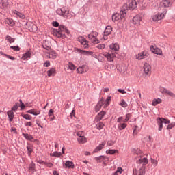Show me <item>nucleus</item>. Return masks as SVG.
Returning <instances> with one entry per match:
<instances>
[{
	"instance_id": "f257e3e1",
	"label": "nucleus",
	"mask_w": 175,
	"mask_h": 175,
	"mask_svg": "<svg viewBox=\"0 0 175 175\" xmlns=\"http://www.w3.org/2000/svg\"><path fill=\"white\" fill-rule=\"evenodd\" d=\"M56 13L59 16H62V17H65L66 18H71V17H73V15L69 13V9L67 7H63L62 8L57 9Z\"/></svg>"
},
{
	"instance_id": "f03ea898",
	"label": "nucleus",
	"mask_w": 175,
	"mask_h": 175,
	"mask_svg": "<svg viewBox=\"0 0 175 175\" xmlns=\"http://www.w3.org/2000/svg\"><path fill=\"white\" fill-rule=\"evenodd\" d=\"M166 13H167V10H165L163 12L154 14V15H152L150 21L151 23H158V21H161V20L165 18Z\"/></svg>"
},
{
	"instance_id": "7ed1b4c3",
	"label": "nucleus",
	"mask_w": 175,
	"mask_h": 175,
	"mask_svg": "<svg viewBox=\"0 0 175 175\" xmlns=\"http://www.w3.org/2000/svg\"><path fill=\"white\" fill-rule=\"evenodd\" d=\"M126 17V12H124L122 9L120 13H116L112 15V21L116 23L117 21H121V20H125Z\"/></svg>"
},
{
	"instance_id": "20e7f679",
	"label": "nucleus",
	"mask_w": 175,
	"mask_h": 175,
	"mask_svg": "<svg viewBox=\"0 0 175 175\" xmlns=\"http://www.w3.org/2000/svg\"><path fill=\"white\" fill-rule=\"evenodd\" d=\"M137 7V3L136 1H131L127 3L124 4L122 6V10L126 12V14L128 12V10H133V9H136Z\"/></svg>"
},
{
	"instance_id": "39448f33",
	"label": "nucleus",
	"mask_w": 175,
	"mask_h": 175,
	"mask_svg": "<svg viewBox=\"0 0 175 175\" xmlns=\"http://www.w3.org/2000/svg\"><path fill=\"white\" fill-rule=\"evenodd\" d=\"M68 31L66 29V27L64 25H61L59 27V29L56 31L57 38H64L65 36V33H68Z\"/></svg>"
},
{
	"instance_id": "423d86ee",
	"label": "nucleus",
	"mask_w": 175,
	"mask_h": 175,
	"mask_svg": "<svg viewBox=\"0 0 175 175\" xmlns=\"http://www.w3.org/2000/svg\"><path fill=\"white\" fill-rule=\"evenodd\" d=\"M103 57L107 58L109 62H113L114 61V58L116 57V53L109 51V52H105L103 53Z\"/></svg>"
},
{
	"instance_id": "0eeeda50",
	"label": "nucleus",
	"mask_w": 175,
	"mask_h": 175,
	"mask_svg": "<svg viewBox=\"0 0 175 175\" xmlns=\"http://www.w3.org/2000/svg\"><path fill=\"white\" fill-rule=\"evenodd\" d=\"M159 91L163 95H166L167 96H170L171 98H175V94L167 88L161 87L159 88Z\"/></svg>"
},
{
	"instance_id": "6e6552de",
	"label": "nucleus",
	"mask_w": 175,
	"mask_h": 175,
	"mask_svg": "<svg viewBox=\"0 0 175 175\" xmlns=\"http://www.w3.org/2000/svg\"><path fill=\"white\" fill-rule=\"evenodd\" d=\"M96 36H98V33L95 31H92L88 35L90 40H91V42L94 44H98V43H99V40H98Z\"/></svg>"
},
{
	"instance_id": "1a4fd4ad",
	"label": "nucleus",
	"mask_w": 175,
	"mask_h": 175,
	"mask_svg": "<svg viewBox=\"0 0 175 175\" xmlns=\"http://www.w3.org/2000/svg\"><path fill=\"white\" fill-rule=\"evenodd\" d=\"M148 57V52L144 51L135 55V59H138V61H142V59H144V58H147Z\"/></svg>"
},
{
	"instance_id": "9d476101",
	"label": "nucleus",
	"mask_w": 175,
	"mask_h": 175,
	"mask_svg": "<svg viewBox=\"0 0 175 175\" xmlns=\"http://www.w3.org/2000/svg\"><path fill=\"white\" fill-rule=\"evenodd\" d=\"M111 32H113V28L111 27V26H107L104 31V36L103 37V40H107V36L110 35Z\"/></svg>"
},
{
	"instance_id": "9b49d317",
	"label": "nucleus",
	"mask_w": 175,
	"mask_h": 175,
	"mask_svg": "<svg viewBox=\"0 0 175 175\" xmlns=\"http://www.w3.org/2000/svg\"><path fill=\"white\" fill-rule=\"evenodd\" d=\"M150 51L152 53H154V54H157V55H163L162 49L154 45L150 46Z\"/></svg>"
},
{
	"instance_id": "f8f14e48",
	"label": "nucleus",
	"mask_w": 175,
	"mask_h": 175,
	"mask_svg": "<svg viewBox=\"0 0 175 175\" xmlns=\"http://www.w3.org/2000/svg\"><path fill=\"white\" fill-rule=\"evenodd\" d=\"M144 72L146 76H150L151 75V66L148 63H145L144 64Z\"/></svg>"
},
{
	"instance_id": "ddd939ff",
	"label": "nucleus",
	"mask_w": 175,
	"mask_h": 175,
	"mask_svg": "<svg viewBox=\"0 0 175 175\" xmlns=\"http://www.w3.org/2000/svg\"><path fill=\"white\" fill-rule=\"evenodd\" d=\"M173 3V1L172 0H163L160 5L161 8H170Z\"/></svg>"
},
{
	"instance_id": "4468645a",
	"label": "nucleus",
	"mask_w": 175,
	"mask_h": 175,
	"mask_svg": "<svg viewBox=\"0 0 175 175\" xmlns=\"http://www.w3.org/2000/svg\"><path fill=\"white\" fill-rule=\"evenodd\" d=\"M78 40L81 42L82 45H83V49H88V41H87V40H85L84 37H79Z\"/></svg>"
},
{
	"instance_id": "2eb2a0df",
	"label": "nucleus",
	"mask_w": 175,
	"mask_h": 175,
	"mask_svg": "<svg viewBox=\"0 0 175 175\" xmlns=\"http://www.w3.org/2000/svg\"><path fill=\"white\" fill-rule=\"evenodd\" d=\"M77 72L80 75H83V73L88 72V68H87L85 66H80L77 68Z\"/></svg>"
},
{
	"instance_id": "dca6fc26",
	"label": "nucleus",
	"mask_w": 175,
	"mask_h": 175,
	"mask_svg": "<svg viewBox=\"0 0 175 175\" xmlns=\"http://www.w3.org/2000/svg\"><path fill=\"white\" fill-rule=\"evenodd\" d=\"M133 22L135 25H139L140 23L142 22V16H140V15H136L133 17Z\"/></svg>"
},
{
	"instance_id": "f3484780",
	"label": "nucleus",
	"mask_w": 175,
	"mask_h": 175,
	"mask_svg": "<svg viewBox=\"0 0 175 175\" xmlns=\"http://www.w3.org/2000/svg\"><path fill=\"white\" fill-rule=\"evenodd\" d=\"M76 51L79 54H83V55H92V54H94V52L92 51H84L79 49H77Z\"/></svg>"
},
{
	"instance_id": "a211bd4d",
	"label": "nucleus",
	"mask_w": 175,
	"mask_h": 175,
	"mask_svg": "<svg viewBox=\"0 0 175 175\" xmlns=\"http://www.w3.org/2000/svg\"><path fill=\"white\" fill-rule=\"evenodd\" d=\"M48 55L47 57L48 58H51V59H55V58H57V56L58 55V54H57V53H55V51L51 49L49 53H48Z\"/></svg>"
},
{
	"instance_id": "6ab92c4d",
	"label": "nucleus",
	"mask_w": 175,
	"mask_h": 175,
	"mask_svg": "<svg viewBox=\"0 0 175 175\" xmlns=\"http://www.w3.org/2000/svg\"><path fill=\"white\" fill-rule=\"evenodd\" d=\"M27 113H28L29 114H32L33 116H39V114H40L41 113V111L38 109H32L28 110Z\"/></svg>"
},
{
	"instance_id": "aec40b11",
	"label": "nucleus",
	"mask_w": 175,
	"mask_h": 175,
	"mask_svg": "<svg viewBox=\"0 0 175 175\" xmlns=\"http://www.w3.org/2000/svg\"><path fill=\"white\" fill-rule=\"evenodd\" d=\"M109 47L112 53H116V51H118L120 50V46L118 44H111Z\"/></svg>"
},
{
	"instance_id": "412c9836",
	"label": "nucleus",
	"mask_w": 175,
	"mask_h": 175,
	"mask_svg": "<svg viewBox=\"0 0 175 175\" xmlns=\"http://www.w3.org/2000/svg\"><path fill=\"white\" fill-rule=\"evenodd\" d=\"M102 106H103V100L101 99L99 100L98 104L95 107V111L98 113V111H100V110L102 109Z\"/></svg>"
},
{
	"instance_id": "4be33fe9",
	"label": "nucleus",
	"mask_w": 175,
	"mask_h": 175,
	"mask_svg": "<svg viewBox=\"0 0 175 175\" xmlns=\"http://www.w3.org/2000/svg\"><path fill=\"white\" fill-rule=\"evenodd\" d=\"M156 121L157 122V125L159 126L158 131H162V128H163V122H162L160 117L157 118Z\"/></svg>"
},
{
	"instance_id": "5701e85b",
	"label": "nucleus",
	"mask_w": 175,
	"mask_h": 175,
	"mask_svg": "<svg viewBox=\"0 0 175 175\" xmlns=\"http://www.w3.org/2000/svg\"><path fill=\"white\" fill-rule=\"evenodd\" d=\"M65 166L68 169H74L75 168V164L72 161H66L65 163Z\"/></svg>"
},
{
	"instance_id": "b1692460",
	"label": "nucleus",
	"mask_w": 175,
	"mask_h": 175,
	"mask_svg": "<svg viewBox=\"0 0 175 175\" xmlns=\"http://www.w3.org/2000/svg\"><path fill=\"white\" fill-rule=\"evenodd\" d=\"M106 144V142H103L102 144H100L99 146H98L93 151V152H98V151H100V150H102V148H103V147H105Z\"/></svg>"
},
{
	"instance_id": "393cba45",
	"label": "nucleus",
	"mask_w": 175,
	"mask_h": 175,
	"mask_svg": "<svg viewBox=\"0 0 175 175\" xmlns=\"http://www.w3.org/2000/svg\"><path fill=\"white\" fill-rule=\"evenodd\" d=\"M137 163H142L143 165L145 166V165L148 163V159H147V158L139 159V160H137Z\"/></svg>"
},
{
	"instance_id": "a878e982",
	"label": "nucleus",
	"mask_w": 175,
	"mask_h": 175,
	"mask_svg": "<svg viewBox=\"0 0 175 175\" xmlns=\"http://www.w3.org/2000/svg\"><path fill=\"white\" fill-rule=\"evenodd\" d=\"M105 115H106V112L104 111H102L98 114V116L96 118V120H97V121H100V120H102V118H103V117H105Z\"/></svg>"
},
{
	"instance_id": "bb28decb",
	"label": "nucleus",
	"mask_w": 175,
	"mask_h": 175,
	"mask_svg": "<svg viewBox=\"0 0 175 175\" xmlns=\"http://www.w3.org/2000/svg\"><path fill=\"white\" fill-rule=\"evenodd\" d=\"M7 114L8 116L9 121H13V118H14V113L13 112V111H8L7 112Z\"/></svg>"
},
{
	"instance_id": "cd10ccee",
	"label": "nucleus",
	"mask_w": 175,
	"mask_h": 175,
	"mask_svg": "<svg viewBox=\"0 0 175 175\" xmlns=\"http://www.w3.org/2000/svg\"><path fill=\"white\" fill-rule=\"evenodd\" d=\"M13 13H14V14H15L16 16L19 17V18H22V19L25 18V15L23 14L22 13H21L20 12H18L17 10H14Z\"/></svg>"
},
{
	"instance_id": "c85d7f7f",
	"label": "nucleus",
	"mask_w": 175,
	"mask_h": 175,
	"mask_svg": "<svg viewBox=\"0 0 175 175\" xmlns=\"http://www.w3.org/2000/svg\"><path fill=\"white\" fill-rule=\"evenodd\" d=\"M77 141L80 144H84V143H87L88 139L85 137H81L77 138Z\"/></svg>"
},
{
	"instance_id": "c756f323",
	"label": "nucleus",
	"mask_w": 175,
	"mask_h": 175,
	"mask_svg": "<svg viewBox=\"0 0 175 175\" xmlns=\"http://www.w3.org/2000/svg\"><path fill=\"white\" fill-rule=\"evenodd\" d=\"M48 115L49 116L50 121H54L55 117H54V111L51 109L48 113Z\"/></svg>"
},
{
	"instance_id": "7c9ffc66",
	"label": "nucleus",
	"mask_w": 175,
	"mask_h": 175,
	"mask_svg": "<svg viewBox=\"0 0 175 175\" xmlns=\"http://www.w3.org/2000/svg\"><path fill=\"white\" fill-rule=\"evenodd\" d=\"M144 143H152V137L146 136L143 139Z\"/></svg>"
},
{
	"instance_id": "2f4dec72",
	"label": "nucleus",
	"mask_w": 175,
	"mask_h": 175,
	"mask_svg": "<svg viewBox=\"0 0 175 175\" xmlns=\"http://www.w3.org/2000/svg\"><path fill=\"white\" fill-rule=\"evenodd\" d=\"M25 139L27 140H30V142H33V137L28 133H23V134Z\"/></svg>"
},
{
	"instance_id": "473e14b6",
	"label": "nucleus",
	"mask_w": 175,
	"mask_h": 175,
	"mask_svg": "<svg viewBox=\"0 0 175 175\" xmlns=\"http://www.w3.org/2000/svg\"><path fill=\"white\" fill-rule=\"evenodd\" d=\"M132 153L134 155H142V150L139 148H133L132 150Z\"/></svg>"
},
{
	"instance_id": "72a5a7b5",
	"label": "nucleus",
	"mask_w": 175,
	"mask_h": 175,
	"mask_svg": "<svg viewBox=\"0 0 175 175\" xmlns=\"http://www.w3.org/2000/svg\"><path fill=\"white\" fill-rule=\"evenodd\" d=\"M28 58H31V52L30 51H27L26 52L25 54H23V55L22 56V59H23V61H25V59H28Z\"/></svg>"
},
{
	"instance_id": "f704fd0d",
	"label": "nucleus",
	"mask_w": 175,
	"mask_h": 175,
	"mask_svg": "<svg viewBox=\"0 0 175 175\" xmlns=\"http://www.w3.org/2000/svg\"><path fill=\"white\" fill-rule=\"evenodd\" d=\"M5 24H8V25H10V27H13V25H14V21L10 18H6Z\"/></svg>"
},
{
	"instance_id": "c9c22d12",
	"label": "nucleus",
	"mask_w": 175,
	"mask_h": 175,
	"mask_svg": "<svg viewBox=\"0 0 175 175\" xmlns=\"http://www.w3.org/2000/svg\"><path fill=\"white\" fill-rule=\"evenodd\" d=\"M110 102H111V97L109 96L105 100V103H104V108L106 109L110 105Z\"/></svg>"
},
{
	"instance_id": "e433bc0d",
	"label": "nucleus",
	"mask_w": 175,
	"mask_h": 175,
	"mask_svg": "<svg viewBox=\"0 0 175 175\" xmlns=\"http://www.w3.org/2000/svg\"><path fill=\"white\" fill-rule=\"evenodd\" d=\"M106 154L114 155V154H118V150H106Z\"/></svg>"
},
{
	"instance_id": "4c0bfd02",
	"label": "nucleus",
	"mask_w": 175,
	"mask_h": 175,
	"mask_svg": "<svg viewBox=\"0 0 175 175\" xmlns=\"http://www.w3.org/2000/svg\"><path fill=\"white\" fill-rule=\"evenodd\" d=\"M159 103H162V100L161 98L154 99L152 101V106H157V105H159Z\"/></svg>"
},
{
	"instance_id": "58836bf2",
	"label": "nucleus",
	"mask_w": 175,
	"mask_h": 175,
	"mask_svg": "<svg viewBox=\"0 0 175 175\" xmlns=\"http://www.w3.org/2000/svg\"><path fill=\"white\" fill-rule=\"evenodd\" d=\"M126 128V124L125 123H120L118 125V129L119 131H122L123 129H125Z\"/></svg>"
},
{
	"instance_id": "ea45409f",
	"label": "nucleus",
	"mask_w": 175,
	"mask_h": 175,
	"mask_svg": "<svg viewBox=\"0 0 175 175\" xmlns=\"http://www.w3.org/2000/svg\"><path fill=\"white\" fill-rule=\"evenodd\" d=\"M54 73H55V68H51L50 70L47 71L49 77L53 76Z\"/></svg>"
},
{
	"instance_id": "a19ab883",
	"label": "nucleus",
	"mask_w": 175,
	"mask_h": 175,
	"mask_svg": "<svg viewBox=\"0 0 175 175\" xmlns=\"http://www.w3.org/2000/svg\"><path fill=\"white\" fill-rule=\"evenodd\" d=\"M29 171L30 172V173H33V172H35V163H31L30 164Z\"/></svg>"
},
{
	"instance_id": "79ce46f5",
	"label": "nucleus",
	"mask_w": 175,
	"mask_h": 175,
	"mask_svg": "<svg viewBox=\"0 0 175 175\" xmlns=\"http://www.w3.org/2000/svg\"><path fill=\"white\" fill-rule=\"evenodd\" d=\"M150 162H151L152 165H153L154 167H157V166H158V161L157 160L151 158Z\"/></svg>"
},
{
	"instance_id": "37998d69",
	"label": "nucleus",
	"mask_w": 175,
	"mask_h": 175,
	"mask_svg": "<svg viewBox=\"0 0 175 175\" xmlns=\"http://www.w3.org/2000/svg\"><path fill=\"white\" fill-rule=\"evenodd\" d=\"M103 126H105V124L103 122H100L98 124H96V128L98 129V131H100V129H103Z\"/></svg>"
},
{
	"instance_id": "c03bdc74",
	"label": "nucleus",
	"mask_w": 175,
	"mask_h": 175,
	"mask_svg": "<svg viewBox=\"0 0 175 175\" xmlns=\"http://www.w3.org/2000/svg\"><path fill=\"white\" fill-rule=\"evenodd\" d=\"M5 39L9 42V43H14V38H12L10 36H7Z\"/></svg>"
},
{
	"instance_id": "a18cd8bd",
	"label": "nucleus",
	"mask_w": 175,
	"mask_h": 175,
	"mask_svg": "<svg viewBox=\"0 0 175 175\" xmlns=\"http://www.w3.org/2000/svg\"><path fill=\"white\" fill-rule=\"evenodd\" d=\"M27 151H28V154L31 155V154H32V151H33L32 146L28 144V145H27Z\"/></svg>"
},
{
	"instance_id": "49530a36",
	"label": "nucleus",
	"mask_w": 175,
	"mask_h": 175,
	"mask_svg": "<svg viewBox=\"0 0 175 175\" xmlns=\"http://www.w3.org/2000/svg\"><path fill=\"white\" fill-rule=\"evenodd\" d=\"M22 117L25 118V120H32V116H31V115L29 114H23L22 115Z\"/></svg>"
},
{
	"instance_id": "de8ad7c7",
	"label": "nucleus",
	"mask_w": 175,
	"mask_h": 175,
	"mask_svg": "<svg viewBox=\"0 0 175 175\" xmlns=\"http://www.w3.org/2000/svg\"><path fill=\"white\" fill-rule=\"evenodd\" d=\"M120 105L122 106V107H128V103L125 102V100H122L120 103Z\"/></svg>"
},
{
	"instance_id": "09e8293b",
	"label": "nucleus",
	"mask_w": 175,
	"mask_h": 175,
	"mask_svg": "<svg viewBox=\"0 0 175 175\" xmlns=\"http://www.w3.org/2000/svg\"><path fill=\"white\" fill-rule=\"evenodd\" d=\"M131 113H127L125 116V119L123 120V122H128L129 120L131 119Z\"/></svg>"
},
{
	"instance_id": "8fccbe9b",
	"label": "nucleus",
	"mask_w": 175,
	"mask_h": 175,
	"mask_svg": "<svg viewBox=\"0 0 175 175\" xmlns=\"http://www.w3.org/2000/svg\"><path fill=\"white\" fill-rule=\"evenodd\" d=\"M68 68L70 69V70H75L76 69V67L75 66V64L72 62L68 63Z\"/></svg>"
},
{
	"instance_id": "3c124183",
	"label": "nucleus",
	"mask_w": 175,
	"mask_h": 175,
	"mask_svg": "<svg viewBox=\"0 0 175 175\" xmlns=\"http://www.w3.org/2000/svg\"><path fill=\"white\" fill-rule=\"evenodd\" d=\"M174 126H175V122L170 123V124L167 125V129L168 131H170V129H172V128H174Z\"/></svg>"
},
{
	"instance_id": "603ef678",
	"label": "nucleus",
	"mask_w": 175,
	"mask_h": 175,
	"mask_svg": "<svg viewBox=\"0 0 175 175\" xmlns=\"http://www.w3.org/2000/svg\"><path fill=\"white\" fill-rule=\"evenodd\" d=\"M51 157H56L57 158H59L61 157V152H55L52 154H51Z\"/></svg>"
},
{
	"instance_id": "864d4df0",
	"label": "nucleus",
	"mask_w": 175,
	"mask_h": 175,
	"mask_svg": "<svg viewBox=\"0 0 175 175\" xmlns=\"http://www.w3.org/2000/svg\"><path fill=\"white\" fill-rule=\"evenodd\" d=\"M161 120L163 122V124H170V120L166 118H161Z\"/></svg>"
},
{
	"instance_id": "5fc2aeb1",
	"label": "nucleus",
	"mask_w": 175,
	"mask_h": 175,
	"mask_svg": "<svg viewBox=\"0 0 175 175\" xmlns=\"http://www.w3.org/2000/svg\"><path fill=\"white\" fill-rule=\"evenodd\" d=\"M10 49L14 50V51H20L21 50L18 46H10Z\"/></svg>"
},
{
	"instance_id": "6e6d98bb",
	"label": "nucleus",
	"mask_w": 175,
	"mask_h": 175,
	"mask_svg": "<svg viewBox=\"0 0 175 175\" xmlns=\"http://www.w3.org/2000/svg\"><path fill=\"white\" fill-rule=\"evenodd\" d=\"M42 46H43V49H44L45 50H47V51H51V50L50 46L46 44V43H44Z\"/></svg>"
},
{
	"instance_id": "4d7b16f0",
	"label": "nucleus",
	"mask_w": 175,
	"mask_h": 175,
	"mask_svg": "<svg viewBox=\"0 0 175 175\" xmlns=\"http://www.w3.org/2000/svg\"><path fill=\"white\" fill-rule=\"evenodd\" d=\"M97 59L99 61V62H103V61H105V58H103V57L100 55H98Z\"/></svg>"
},
{
	"instance_id": "13d9d810",
	"label": "nucleus",
	"mask_w": 175,
	"mask_h": 175,
	"mask_svg": "<svg viewBox=\"0 0 175 175\" xmlns=\"http://www.w3.org/2000/svg\"><path fill=\"white\" fill-rule=\"evenodd\" d=\"M124 122V117L120 116L118 118L117 120V122H118L119 124H121V122Z\"/></svg>"
},
{
	"instance_id": "bf43d9fd",
	"label": "nucleus",
	"mask_w": 175,
	"mask_h": 175,
	"mask_svg": "<svg viewBox=\"0 0 175 175\" xmlns=\"http://www.w3.org/2000/svg\"><path fill=\"white\" fill-rule=\"evenodd\" d=\"M17 109H18V105H17V103L16 105H14L13 106V107L12 108V111H16L17 110Z\"/></svg>"
},
{
	"instance_id": "052dcab7",
	"label": "nucleus",
	"mask_w": 175,
	"mask_h": 175,
	"mask_svg": "<svg viewBox=\"0 0 175 175\" xmlns=\"http://www.w3.org/2000/svg\"><path fill=\"white\" fill-rule=\"evenodd\" d=\"M5 55V57H6L7 58H8L9 59H11L12 61L16 60V58H14V57H12V56H10V55Z\"/></svg>"
},
{
	"instance_id": "680f3d73",
	"label": "nucleus",
	"mask_w": 175,
	"mask_h": 175,
	"mask_svg": "<svg viewBox=\"0 0 175 175\" xmlns=\"http://www.w3.org/2000/svg\"><path fill=\"white\" fill-rule=\"evenodd\" d=\"M97 49H99L100 50L105 49V44H98L97 46Z\"/></svg>"
},
{
	"instance_id": "e2e57ef3",
	"label": "nucleus",
	"mask_w": 175,
	"mask_h": 175,
	"mask_svg": "<svg viewBox=\"0 0 175 175\" xmlns=\"http://www.w3.org/2000/svg\"><path fill=\"white\" fill-rule=\"evenodd\" d=\"M77 136H78L79 137H83L84 136V133H83V131H79V132L77 133Z\"/></svg>"
},
{
	"instance_id": "0e129e2a",
	"label": "nucleus",
	"mask_w": 175,
	"mask_h": 175,
	"mask_svg": "<svg viewBox=\"0 0 175 175\" xmlns=\"http://www.w3.org/2000/svg\"><path fill=\"white\" fill-rule=\"evenodd\" d=\"M32 126V122H26L25 123V126Z\"/></svg>"
},
{
	"instance_id": "69168bd1",
	"label": "nucleus",
	"mask_w": 175,
	"mask_h": 175,
	"mask_svg": "<svg viewBox=\"0 0 175 175\" xmlns=\"http://www.w3.org/2000/svg\"><path fill=\"white\" fill-rule=\"evenodd\" d=\"M49 66H50V62H49V61H46V62L44 64V66H45V68H49Z\"/></svg>"
},
{
	"instance_id": "338daca9",
	"label": "nucleus",
	"mask_w": 175,
	"mask_h": 175,
	"mask_svg": "<svg viewBox=\"0 0 175 175\" xmlns=\"http://www.w3.org/2000/svg\"><path fill=\"white\" fill-rule=\"evenodd\" d=\"M118 92H120V94H126V92L125 91V90L118 89Z\"/></svg>"
},
{
	"instance_id": "774afa93",
	"label": "nucleus",
	"mask_w": 175,
	"mask_h": 175,
	"mask_svg": "<svg viewBox=\"0 0 175 175\" xmlns=\"http://www.w3.org/2000/svg\"><path fill=\"white\" fill-rule=\"evenodd\" d=\"M116 172H117L118 173H119L120 174H121V173H122V168L118 167V168L117 169Z\"/></svg>"
}]
</instances>
